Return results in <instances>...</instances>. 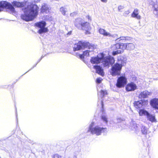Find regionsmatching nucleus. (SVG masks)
Instances as JSON below:
<instances>
[{
  "instance_id": "obj_8",
  "label": "nucleus",
  "mask_w": 158,
  "mask_h": 158,
  "mask_svg": "<svg viewBox=\"0 0 158 158\" xmlns=\"http://www.w3.org/2000/svg\"><path fill=\"white\" fill-rule=\"evenodd\" d=\"M4 8L9 9L11 13H15V9L12 5L6 1H2L0 2V12Z\"/></svg>"
},
{
  "instance_id": "obj_41",
  "label": "nucleus",
  "mask_w": 158,
  "mask_h": 158,
  "mask_svg": "<svg viewBox=\"0 0 158 158\" xmlns=\"http://www.w3.org/2000/svg\"><path fill=\"white\" fill-rule=\"evenodd\" d=\"M71 31H69V32L68 33V35H70L71 34Z\"/></svg>"
},
{
  "instance_id": "obj_43",
  "label": "nucleus",
  "mask_w": 158,
  "mask_h": 158,
  "mask_svg": "<svg viewBox=\"0 0 158 158\" xmlns=\"http://www.w3.org/2000/svg\"><path fill=\"white\" fill-rule=\"evenodd\" d=\"M88 19H89V16H88Z\"/></svg>"
},
{
  "instance_id": "obj_24",
  "label": "nucleus",
  "mask_w": 158,
  "mask_h": 158,
  "mask_svg": "<svg viewBox=\"0 0 158 158\" xmlns=\"http://www.w3.org/2000/svg\"><path fill=\"white\" fill-rule=\"evenodd\" d=\"M99 32L105 36H112V35L109 33L107 32L106 31L103 29L100 28L99 30Z\"/></svg>"
},
{
  "instance_id": "obj_11",
  "label": "nucleus",
  "mask_w": 158,
  "mask_h": 158,
  "mask_svg": "<svg viewBox=\"0 0 158 158\" xmlns=\"http://www.w3.org/2000/svg\"><path fill=\"white\" fill-rule=\"evenodd\" d=\"M153 8V13L158 17V0H149Z\"/></svg>"
},
{
  "instance_id": "obj_1",
  "label": "nucleus",
  "mask_w": 158,
  "mask_h": 158,
  "mask_svg": "<svg viewBox=\"0 0 158 158\" xmlns=\"http://www.w3.org/2000/svg\"><path fill=\"white\" fill-rule=\"evenodd\" d=\"M41 0H34L27 5L26 7L23 10L24 14L21 15L22 19L27 21H31L38 15L39 7L35 4H33L38 3Z\"/></svg>"
},
{
  "instance_id": "obj_22",
  "label": "nucleus",
  "mask_w": 158,
  "mask_h": 158,
  "mask_svg": "<svg viewBox=\"0 0 158 158\" xmlns=\"http://www.w3.org/2000/svg\"><path fill=\"white\" fill-rule=\"evenodd\" d=\"M130 125L131 127V129L132 130L135 131L136 132L139 131V128L135 121H132L131 122Z\"/></svg>"
},
{
  "instance_id": "obj_21",
  "label": "nucleus",
  "mask_w": 158,
  "mask_h": 158,
  "mask_svg": "<svg viewBox=\"0 0 158 158\" xmlns=\"http://www.w3.org/2000/svg\"><path fill=\"white\" fill-rule=\"evenodd\" d=\"M151 94V92H148V91H145L141 92L139 95V97L141 98H146L148 95Z\"/></svg>"
},
{
  "instance_id": "obj_4",
  "label": "nucleus",
  "mask_w": 158,
  "mask_h": 158,
  "mask_svg": "<svg viewBox=\"0 0 158 158\" xmlns=\"http://www.w3.org/2000/svg\"><path fill=\"white\" fill-rule=\"evenodd\" d=\"M88 131L90 132L92 135L98 136L101 135L102 133L106 132L107 129L98 125L95 126L94 122H92L89 125Z\"/></svg>"
},
{
  "instance_id": "obj_2",
  "label": "nucleus",
  "mask_w": 158,
  "mask_h": 158,
  "mask_svg": "<svg viewBox=\"0 0 158 158\" xmlns=\"http://www.w3.org/2000/svg\"><path fill=\"white\" fill-rule=\"evenodd\" d=\"M90 62L92 64H98L101 62L102 63L104 67H106L113 64L114 62V60L113 57H105L104 54L101 53L97 57H92Z\"/></svg>"
},
{
  "instance_id": "obj_26",
  "label": "nucleus",
  "mask_w": 158,
  "mask_h": 158,
  "mask_svg": "<svg viewBox=\"0 0 158 158\" xmlns=\"http://www.w3.org/2000/svg\"><path fill=\"white\" fill-rule=\"evenodd\" d=\"M98 99L99 98H102L107 94V93L106 90H101V91L98 93Z\"/></svg>"
},
{
  "instance_id": "obj_27",
  "label": "nucleus",
  "mask_w": 158,
  "mask_h": 158,
  "mask_svg": "<svg viewBox=\"0 0 158 158\" xmlns=\"http://www.w3.org/2000/svg\"><path fill=\"white\" fill-rule=\"evenodd\" d=\"M131 38L129 37H121L119 38L118 40H123L124 42H127L128 41H129L131 40Z\"/></svg>"
},
{
  "instance_id": "obj_5",
  "label": "nucleus",
  "mask_w": 158,
  "mask_h": 158,
  "mask_svg": "<svg viewBox=\"0 0 158 158\" xmlns=\"http://www.w3.org/2000/svg\"><path fill=\"white\" fill-rule=\"evenodd\" d=\"M114 49H121L124 50L127 49L128 50H132L135 48L134 44L131 43H117L115 44L114 47Z\"/></svg>"
},
{
  "instance_id": "obj_28",
  "label": "nucleus",
  "mask_w": 158,
  "mask_h": 158,
  "mask_svg": "<svg viewBox=\"0 0 158 158\" xmlns=\"http://www.w3.org/2000/svg\"><path fill=\"white\" fill-rule=\"evenodd\" d=\"M60 11L64 15H65L67 11V9L65 7H62L60 8Z\"/></svg>"
},
{
  "instance_id": "obj_20",
  "label": "nucleus",
  "mask_w": 158,
  "mask_h": 158,
  "mask_svg": "<svg viewBox=\"0 0 158 158\" xmlns=\"http://www.w3.org/2000/svg\"><path fill=\"white\" fill-rule=\"evenodd\" d=\"M91 29L89 23L85 22L81 28V29L85 31L87 33L89 32V31Z\"/></svg>"
},
{
  "instance_id": "obj_19",
  "label": "nucleus",
  "mask_w": 158,
  "mask_h": 158,
  "mask_svg": "<svg viewBox=\"0 0 158 158\" xmlns=\"http://www.w3.org/2000/svg\"><path fill=\"white\" fill-rule=\"evenodd\" d=\"M94 68L96 69L97 73L102 76H104V73L102 67L98 65H94Z\"/></svg>"
},
{
  "instance_id": "obj_40",
  "label": "nucleus",
  "mask_w": 158,
  "mask_h": 158,
  "mask_svg": "<svg viewBox=\"0 0 158 158\" xmlns=\"http://www.w3.org/2000/svg\"><path fill=\"white\" fill-rule=\"evenodd\" d=\"M101 1L102 2L105 3L106 2H107V0H101Z\"/></svg>"
},
{
  "instance_id": "obj_44",
  "label": "nucleus",
  "mask_w": 158,
  "mask_h": 158,
  "mask_svg": "<svg viewBox=\"0 0 158 158\" xmlns=\"http://www.w3.org/2000/svg\"><path fill=\"white\" fill-rule=\"evenodd\" d=\"M31 70V69L30 70H28V71H27V72H28V71H29V70Z\"/></svg>"
},
{
  "instance_id": "obj_16",
  "label": "nucleus",
  "mask_w": 158,
  "mask_h": 158,
  "mask_svg": "<svg viewBox=\"0 0 158 158\" xmlns=\"http://www.w3.org/2000/svg\"><path fill=\"white\" fill-rule=\"evenodd\" d=\"M127 58L125 56H119L118 57V61L117 64L122 65V66L126 63Z\"/></svg>"
},
{
  "instance_id": "obj_30",
  "label": "nucleus",
  "mask_w": 158,
  "mask_h": 158,
  "mask_svg": "<svg viewBox=\"0 0 158 158\" xmlns=\"http://www.w3.org/2000/svg\"><path fill=\"white\" fill-rule=\"evenodd\" d=\"M122 51L120 50H118L116 51H114L112 53L113 55L114 56L115 55L121 53Z\"/></svg>"
},
{
  "instance_id": "obj_29",
  "label": "nucleus",
  "mask_w": 158,
  "mask_h": 158,
  "mask_svg": "<svg viewBox=\"0 0 158 158\" xmlns=\"http://www.w3.org/2000/svg\"><path fill=\"white\" fill-rule=\"evenodd\" d=\"M101 119L105 123H107L108 122L106 116L104 115L101 116Z\"/></svg>"
},
{
  "instance_id": "obj_23",
  "label": "nucleus",
  "mask_w": 158,
  "mask_h": 158,
  "mask_svg": "<svg viewBox=\"0 0 158 158\" xmlns=\"http://www.w3.org/2000/svg\"><path fill=\"white\" fill-rule=\"evenodd\" d=\"M13 5L17 7H23L24 6L25 3L24 2H19L17 1H14L12 2Z\"/></svg>"
},
{
  "instance_id": "obj_12",
  "label": "nucleus",
  "mask_w": 158,
  "mask_h": 158,
  "mask_svg": "<svg viewBox=\"0 0 158 158\" xmlns=\"http://www.w3.org/2000/svg\"><path fill=\"white\" fill-rule=\"evenodd\" d=\"M126 90L127 91H134L137 89L136 85L131 82L128 83L126 86Z\"/></svg>"
},
{
  "instance_id": "obj_33",
  "label": "nucleus",
  "mask_w": 158,
  "mask_h": 158,
  "mask_svg": "<svg viewBox=\"0 0 158 158\" xmlns=\"http://www.w3.org/2000/svg\"><path fill=\"white\" fill-rule=\"evenodd\" d=\"M99 102H100V103L101 104V105L102 106V108H103V100L102 99V100H101L100 99V101H98V105H99L98 103Z\"/></svg>"
},
{
  "instance_id": "obj_25",
  "label": "nucleus",
  "mask_w": 158,
  "mask_h": 158,
  "mask_svg": "<svg viewBox=\"0 0 158 158\" xmlns=\"http://www.w3.org/2000/svg\"><path fill=\"white\" fill-rule=\"evenodd\" d=\"M134 106L137 108H140L143 106V102L142 100L138 101H135L134 103Z\"/></svg>"
},
{
  "instance_id": "obj_38",
  "label": "nucleus",
  "mask_w": 158,
  "mask_h": 158,
  "mask_svg": "<svg viewBox=\"0 0 158 158\" xmlns=\"http://www.w3.org/2000/svg\"><path fill=\"white\" fill-rule=\"evenodd\" d=\"M44 56H42L41 58H40V59L38 61V62H37V63L35 65H34V66H33L31 69H33L34 67H35L36 66V65L37 64V63H38L40 60H41L42 59V58Z\"/></svg>"
},
{
  "instance_id": "obj_6",
  "label": "nucleus",
  "mask_w": 158,
  "mask_h": 158,
  "mask_svg": "<svg viewBox=\"0 0 158 158\" xmlns=\"http://www.w3.org/2000/svg\"><path fill=\"white\" fill-rule=\"evenodd\" d=\"M139 113L140 116H146L147 120L152 123L156 122L155 115L150 114L144 109H140L139 111Z\"/></svg>"
},
{
  "instance_id": "obj_18",
  "label": "nucleus",
  "mask_w": 158,
  "mask_h": 158,
  "mask_svg": "<svg viewBox=\"0 0 158 158\" xmlns=\"http://www.w3.org/2000/svg\"><path fill=\"white\" fill-rule=\"evenodd\" d=\"M49 6L45 3L42 4L41 12L42 13H47L49 12Z\"/></svg>"
},
{
  "instance_id": "obj_10",
  "label": "nucleus",
  "mask_w": 158,
  "mask_h": 158,
  "mask_svg": "<svg viewBox=\"0 0 158 158\" xmlns=\"http://www.w3.org/2000/svg\"><path fill=\"white\" fill-rule=\"evenodd\" d=\"M127 83V78L125 76H121L118 78L116 86L118 88H121L124 87Z\"/></svg>"
},
{
  "instance_id": "obj_17",
  "label": "nucleus",
  "mask_w": 158,
  "mask_h": 158,
  "mask_svg": "<svg viewBox=\"0 0 158 158\" xmlns=\"http://www.w3.org/2000/svg\"><path fill=\"white\" fill-rule=\"evenodd\" d=\"M139 10L138 9H135L131 14V17L133 18H135L138 20L141 19V16L139 15Z\"/></svg>"
},
{
  "instance_id": "obj_31",
  "label": "nucleus",
  "mask_w": 158,
  "mask_h": 158,
  "mask_svg": "<svg viewBox=\"0 0 158 158\" xmlns=\"http://www.w3.org/2000/svg\"><path fill=\"white\" fill-rule=\"evenodd\" d=\"M52 158H64V157L61 156H60L58 154H55L54 155Z\"/></svg>"
},
{
  "instance_id": "obj_9",
  "label": "nucleus",
  "mask_w": 158,
  "mask_h": 158,
  "mask_svg": "<svg viewBox=\"0 0 158 158\" xmlns=\"http://www.w3.org/2000/svg\"><path fill=\"white\" fill-rule=\"evenodd\" d=\"M122 68V65L118 64H114L111 68V75L112 76H116L120 75Z\"/></svg>"
},
{
  "instance_id": "obj_13",
  "label": "nucleus",
  "mask_w": 158,
  "mask_h": 158,
  "mask_svg": "<svg viewBox=\"0 0 158 158\" xmlns=\"http://www.w3.org/2000/svg\"><path fill=\"white\" fill-rule=\"evenodd\" d=\"M84 22V21L81 19L80 18H77L75 20V25L78 28L81 29L82 27Z\"/></svg>"
},
{
  "instance_id": "obj_35",
  "label": "nucleus",
  "mask_w": 158,
  "mask_h": 158,
  "mask_svg": "<svg viewBox=\"0 0 158 158\" xmlns=\"http://www.w3.org/2000/svg\"><path fill=\"white\" fill-rule=\"evenodd\" d=\"M117 122L118 123H120L123 120L121 118H117Z\"/></svg>"
},
{
  "instance_id": "obj_15",
  "label": "nucleus",
  "mask_w": 158,
  "mask_h": 158,
  "mask_svg": "<svg viewBox=\"0 0 158 158\" xmlns=\"http://www.w3.org/2000/svg\"><path fill=\"white\" fill-rule=\"evenodd\" d=\"M141 131L142 134L145 135L147 138V135H148L150 132L148 130V128L146 127L145 126L141 125L140 127Z\"/></svg>"
},
{
  "instance_id": "obj_34",
  "label": "nucleus",
  "mask_w": 158,
  "mask_h": 158,
  "mask_svg": "<svg viewBox=\"0 0 158 158\" xmlns=\"http://www.w3.org/2000/svg\"><path fill=\"white\" fill-rule=\"evenodd\" d=\"M124 7L122 6H119L118 7V9L119 11H121V10L123 9Z\"/></svg>"
},
{
  "instance_id": "obj_45",
  "label": "nucleus",
  "mask_w": 158,
  "mask_h": 158,
  "mask_svg": "<svg viewBox=\"0 0 158 158\" xmlns=\"http://www.w3.org/2000/svg\"><path fill=\"white\" fill-rule=\"evenodd\" d=\"M0 158H1L0 157Z\"/></svg>"
},
{
  "instance_id": "obj_39",
  "label": "nucleus",
  "mask_w": 158,
  "mask_h": 158,
  "mask_svg": "<svg viewBox=\"0 0 158 158\" xmlns=\"http://www.w3.org/2000/svg\"><path fill=\"white\" fill-rule=\"evenodd\" d=\"M79 57L81 59H83L85 56L84 55V54H80L79 55Z\"/></svg>"
},
{
  "instance_id": "obj_7",
  "label": "nucleus",
  "mask_w": 158,
  "mask_h": 158,
  "mask_svg": "<svg viewBox=\"0 0 158 158\" xmlns=\"http://www.w3.org/2000/svg\"><path fill=\"white\" fill-rule=\"evenodd\" d=\"M46 24V23L44 21L39 22L35 23V25L40 28L38 31L39 33L41 34L48 31V28L45 27Z\"/></svg>"
},
{
  "instance_id": "obj_42",
  "label": "nucleus",
  "mask_w": 158,
  "mask_h": 158,
  "mask_svg": "<svg viewBox=\"0 0 158 158\" xmlns=\"http://www.w3.org/2000/svg\"><path fill=\"white\" fill-rule=\"evenodd\" d=\"M149 136V134H148V135H147V137H148V136ZM148 138H149V137H148Z\"/></svg>"
},
{
  "instance_id": "obj_32",
  "label": "nucleus",
  "mask_w": 158,
  "mask_h": 158,
  "mask_svg": "<svg viewBox=\"0 0 158 158\" xmlns=\"http://www.w3.org/2000/svg\"><path fill=\"white\" fill-rule=\"evenodd\" d=\"M102 80V79L101 77H99L96 80V82L98 83H100Z\"/></svg>"
},
{
  "instance_id": "obj_14",
  "label": "nucleus",
  "mask_w": 158,
  "mask_h": 158,
  "mask_svg": "<svg viewBox=\"0 0 158 158\" xmlns=\"http://www.w3.org/2000/svg\"><path fill=\"white\" fill-rule=\"evenodd\" d=\"M150 104L153 108L158 110V98H154L151 100Z\"/></svg>"
},
{
  "instance_id": "obj_3",
  "label": "nucleus",
  "mask_w": 158,
  "mask_h": 158,
  "mask_svg": "<svg viewBox=\"0 0 158 158\" xmlns=\"http://www.w3.org/2000/svg\"><path fill=\"white\" fill-rule=\"evenodd\" d=\"M88 48L89 49H91V50H87L83 52V54L85 56L87 57L89 56V52H93L94 49V45H91L89 42L82 41H79L78 43L75 44L73 48V50L74 51H78L81 49Z\"/></svg>"
},
{
  "instance_id": "obj_37",
  "label": "nucleus",
  "mask_w": 158,
  "mask_h": 158,
  "mask_svg": "<svg viewBox=\"0 0 158 158\" xmlns=\"http://www.w3.org/2000/svg\"><path fill=\"white\" fill-rule=\"evenodd\" d=\"M77 14V13L76 12H73L72 13H71L70 14V16H74L75 15H76Z\"/></svg>"
},
{
  "instance_id": "obj_36",
  "label": "nucleus",
  "mask_w": 158,
  "mask_h": 158,
  "mask_svg": "<svg viewBox=\"0 0 158 158\" xmlns=\"http://www.w3.org/2000/svg\"><path fill=\"white\" fill-rule=\"evenodd\" d=\"M130 12L129 10L126 11L125 12L124 14V15L127 16V15L129 14Z\"/></svg>"
}]
</instances>
